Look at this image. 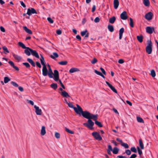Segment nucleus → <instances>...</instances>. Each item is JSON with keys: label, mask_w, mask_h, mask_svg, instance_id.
Masks as SVG:
<instances>
[{"label": "nucleus", "mask_w": 158, "mask_h": 158, "mask_svg": "<svg viewBox=\"0 0 158 158\" xmlns=\"http://www.w3.org/2000/svg\"><path fill=\"white\" fill-rule=\"evenodd\" d=\"M98 116V114L94 115L91 113L86 117V118L88 119L87 123H83V125L89 128L90 130H92L93 129V126L94 125V123L91 120L93 119L95 121V124L99 127H102V125L101 123L97 120Z\"/></svg>", "instance_id": "obj_1"}, {"label": "nucleus", "mask_w": 158, "mask_h": 158, "mask_svg": "<svg viewBox=\"0 0 158 158\" xmlns=\"http://www.w3.org/2000/svg\"><path fill=\"white\" fill-rule=\"evenodd\" d=\"M76 106H77V108L74 107V110L75 112L80 116L82 115L83 117L85 118L90 113L89 112L87 111H83L82 108L78 104H77Z\"/></svg>", "instance_id": "obj_2"}, {"label": "nucleus", "mask_w": 158, "mask_h": 158, "mask_svg": "<svg viewBox=\"0 0 158 158\" xmlns=\"http://www.w3.org/2000/svg\"><path fill=\"white\" fill-rule=\"evenodd\" d=\"M148 45L146 48V52L148 54H151L152 51V43L151 40H148L147 41Z\"/></svg>", "instance_id": "obj_3"}, {"label": "nucleus", "mask_w": 158, "mask_h": 158, "mask_svg": "<svg viewBox=\"0 0 158 158\" xmlns=\"http://www.w3.org/2000/svg\"><path fill=\"white\" fill-rule=\"evenodd\" d=\"M92 134L95 139L99 141L102 140V137L98 132H93Z\"/></svg>", "instance_id": "obj_4"}, {"label": "nucleus", "mask_w": 158, "mask_h": 158, "mask_svg": "<svg viewBox=\"0 0 158 158\" xmlns=\"http://www.w3.org/2000/svg\"><path fill=\"white\" fill-rule=\"evenodd\" d=\"M37 14V12L35 9L32 8H29L27 9V14L30 16L32 14Z\"/></svg>", "instance_id": "obj_5"}, {"label": "nucleus", "mask_w": 158, "mask_h": 158, "mask_svg": "<svg viewBox=\"0 0 158 158\" xmlns=\"http://www.w3.org/2000/svg\"><path fill=\"white\" fill-rule=\"evenodd\" d=\"M54 73L53 75L54 76V79L56 81H57L59 79V73L57 70H55L54 71Z\"/></svg>", "instance_id": "obj_6"}, {"label": "nucleus", "mask_w": 158, "mask_h": 158, "mask_svg": "<svg viewBox=\"0 0 158 158\" xmlns=\"http://www.w3.org/2000/svg\"><path fill=\"white\" fill-rule=\"evenodd\" d=\"M153 14L151 12H149L145 14V18L148 21L150 20L152 18Z\"/></svg>", "instance_id": "obj_7"}, {"label": "nucleus", "mask_w": 158, "mask_h": 158, "mask_svg": "<svg viewBox=\"0 0 158 158\" xmlns=\"http://www.w3.org/2000/svg\"><path fill=\"white\" fill-rule=\"evenodd\" d=\"M116 140L120 142L121 145L122 146L124 147L125 148H129V146L128 144L127 143H124L123 142L122 140L118 138H117L116 139Z\"/></svg>", "instance_id": "obj_8"}, {"label": "nucleus", "mask_w": 158, "mask_h": 158, "mask_svg": "<svg viewBox=\"0 0 158 158\" xmlns=\"http://www.w3.org/2000/svg\"><path fill=\"white\" fill-rule=\"evenodd\" d=\"M155 28L153 27H147L146 28V32L150 34H152L153 31H154Z\"/></svg>", "instance_id": "obj_9"}, {"label": "nucleus", "mask_w": 158, "mask_h": 158, "mask_svg": "<svg viewBox=\"0 0 158 158\" xmlns=\"http://www.w3.org/2000/svg\"><path fill=\"white\" fill-rule=\"evenodd\" d=\"M34 108L35 109V112L36 114L38 115H41L42 114V110L40 109L38 106L36 105L34 106Z\"/></svg>", "instance_id": "obj_10"}, {"label": "nucleus", "mask_w": 158, "mask_h": 158, "mask_svg": "<svg viewBox=\"0 0 158 158\" xmlns=\"http://www.w3.org/2000/svg\"><path fill=\"white\" fill-rule=\"evenodd\" d=\"M106 83L113 92L116 94L117 93V90L113 86L106 81Z\"/></svg>", "instance_id": "obj_11"}, {"label": "nucleus", "mask_w": 158, "mask_h": 158, "mask_svg": "<svg viewBox=\"0 0 158 158\" xmlns=\"http://www.w3.org/2000/svg\"><path fill=\"white\" fill-rule=\"evenodd\" d=\"M120 18L123 20H126L127 19L128 16L126 11H124L121 14Z\"/></svg>", "instance_id": "obj_12"}, {"label": "nucleus", "mask_w": 158, "mask_h": 158, "mask_svg": "<svg viewBox=\"0 0 158 158\" xmlns=\"http://www.w3.org/2000/svg\"><path fill=\"white\" fill-rule=\"evenodd\" d=\"M30 50L31 54L32 56H35L37 58H39L40 57L39 55L37 52L35 50H33L32 49H30Z\"/></svg>", "instance_id": "obj_13"}, {"label": "nucleus", "mask_w": 158, "mask_h": 158, "mask_svg": "<svg viewBox=\"0 0 158 158\" xmlns=\"http://www.w3.org/2000/svg\"><path fill=\"white\" fill-rule=\"evenodd\" d=\"M9 64L13 68L16 70L19 71V69L17 66L15 65L14 62L11 61H9L8 62Z\"/></svg>", "instance_id": "obj_14"}, {"label": "nucleus", "mask_w": 158, "mask_h": 158, "mask_svg": "<svg viewBox=\"0 0 158 158\" xmlns=\"http://www.w3.org/2000/svg\"><path fill=\"white\" fill-rule=\"evenodd\" d=\"M61 95L64 97L66 98L67 97H70V96L69 95L68 93L67 92L64 90L63 91L61 92Z\"/></svg>", "instance_id": "obj_15"}, {"label": "nucleus", "mask_w": 158, "mask_h": 158, "mask_svg": "<svg viewBox=\"0 0 158 158\" xmlns=\"http://www.w3.org/2000/svg\"><path fill=\"white\" fill-rule=\"evenodd\" d=\"M119 2L118 0H114V7L115 9H117L119 6Z\"/></svg>", "instance_id": "obj_16"}, {"label": "nucleus", "mask_w": 158, "mask_h": 158, "mask_svg": "<svg viewBox=\"0 0 158 158\" xmlns=\"http://www.w3.org/2000/svg\"><path fill=\"white\" fill-rule=\"evenodd\" d=\"M24 50V53L27 56H29L31 55V52L30 51V49L31 48H29L28 47H27Z\"/></svg>", "instance_id": "obj_17"}, {"label": "nucleus", "mask_w": 158, "mask_h": 158, "mask_svg": "<svg viewBox=\"0 0 158 158\" xmlns=\"http://www.w3.org/2000/svg\"><path fill=\"white\" fill-rule=\"evenodd\" d=\"M124 29L123 27L121 28L119 31V39H121L122 38L123 33L124 32Z\"/></svg>", "instance_id": "obj_18"}, {"label": "nucleus", "mask_w": 158, "mask_h": 158, "mask_svg": "<svg viewBox=\"0 0 158 158\" xmlns=\"http://www.w3.org/2000/svg\"><path fill=\"white\" fill-rule=\"evenodd\" d=\"M23 29L27 33L30 34H32V31L31 30L27 28V27L26 26H23Z\"/></svg>", "instance_id": "obj_19"}, {"label": "nucleus", "mask_w": 158, "mask_h": 158, "mask_svg": "<svg viewBox=\"0 0 158 158\" xmlns=\"http://www.w3.org/2000/svg\"><path fill=\"white\" fill-rule=\"evenodd\" d=\"M80 71V70L79 69L75 68H73L69 70V73H72L76 72H78Z\"/></svg>", "instance_id": "obj_20"}, {"label": "nucleus", "mask_w": 158, "mask_h": 158, "mask_svg": "<svg viewBox=\"0 0 158 158\" xmlns=\"http://www.w3.org/2000/svg\"><path fill=\"white\" fill-rule=\"evenodd\" d=\"M46 132L45 130V127L44 126L42 127L40 134L41 135H44L46 134Z\"/></svg>", "instance_id": "obj_21"}, {"label": "nucleus", "mask_w": 158, "mask_h": 158, "mask_svg": "<svg viewBox=\"0 0 158 158\" xmlns=\"http://www.w3.org/2000/svg\"><path fill=\"white\" fill-rule=\"evenodd\" d=\"M27 60L28 61L33 67H35V64L33 61V60L29 58H28L27 59Z\"/></svg>", "instance_id": "obj_22"}, {"label": "nucleus", "mask_w": 158, "mask_h": 158, "mask_svg": "<svg viewBox=\"0 0 158 158\" xmlns=\"http://www.w3.org/2000/svg\"><path fill=\"white\" fill-rule=\"evenodd\" d=\"M53 55H51L50 56V57L51 58L55 59L56 58H57L59 56V55L56 52H53Z\"/></svg>", "instance_id": "obj_23"}, {"label": "nucleus", "mask_w": 158, "mask_h": 158, "mask_svg": "<svg viewBox=\"0 0 158 158\" xmlns=\"http://www.w3.org/2000/svg\"><path fill=\"white\" fill-rule=\"evenodd\" d=\"M116 17L115 16H113L110 18L109 19V22L112 24L114 23L116 20Z\"/></svg>", "instance_id": "obj_24"}, {"label": "nucleus", "mask_w": 158, "mask_h": 158, "mask_svg": "<svg viewBox=\"0 0 158 158\" xmlns=\"http://www.w3.org/2000/svg\"><path fill=\"white\" fill-rule=\"evenodd\" d=\"M109 31L113 32L114 31V27L111 25L109 24L107 27Z\"/></svg>", "instance_id": "obj_25"}, {"label": "nucleus", "mask_w": 158, "mask_h": 158, "mask_svg": "<svg viewBox=\"0 0 158 158\" xmlns=\"http://www.w3.org/2000/svg\"><path fill=\"white\" fill-rule=\"evenodd\" d=\"M50 86L51 88L53 89L54 90H56L58 87L57 84L55 83L52 84L50 85Z\"/></svg>", "instance_id": "obj_26"}, {"label": "nucleus", "mask_w": 158, "mask_h": 158, "mask_svg": "<svg viewBox=\"0 0 158 158\" xmlns=\"http://www.w3.org/2000/svg\"><path fill=\"white\" fill-rule=\"evenodd\" d=\"M143 3L146 6H150L149 0H143Z\"/></svg>", "instance_id": "obj_27"}, {"label": "nucleus", "mask_w": 158, "mask_h": 158, "mask_svg": "<svg viewBox=\"0 0 158 158\" xmlns=\"http://www.w3.org/2000/svg\"><path fill=\"white\" fill-rule=\"evenodd\" d=\"M137 39L138 41L140 43H142L143 41V37L142 35L137 36Z\"/></svg>", "instance_id": "obj_28"}, {"label": "nucleus", "mask_w": 158, "mask_h": 158, "mask_svg": "<svg viewBox=\"0 0 158 158\" xmlns=\"http://www.w3.org/2000/svg\"><path fill=\"white\" fill-rule=\"evenodd\" d=\"M2 48L3 50H4L3 53L5 54H6L7 53H9L10 52L8 50L6 46H3L2 47Z\"/></svg>", "instance_id": "obj_29"}, {"label": "nucleus", "mask_w": 158, "mask_h": 158, "mask_svg": "<svg viewBox=\"0 0 158 158\" xmlns=\"http://www.w3.org/2000/svg\"><path fill=\"white\" fill-rule=\"evenodd\" d=\"M119 151V149L117 147H114L113 149H112V152L113 153L116 154L118 153Z\"/></svg>", "instance_id": "obj_30"}, {"label": "nucleus", "mask_w": 158, "mask_h": 158, "mask_svg": "<svg viewBox=\"0 0 158 158\" xmlns=\"http://www.w3.org/2000/svg\"><path fill=\"white\" fill-rule=\"evenodd\" d=\"M13 57H14V58H15V59L16 60H18V61H19L22 59V58L21 57H20V56H19L17 55H15L14 54H13Z\"/></svg>", "instance_id": "obj_31"}, {"label": "nucleus", "mask_w": 158, "mask_h": 158, "mask_svg": "<svg viewBox=\"0 0 158 158\" xmlns=\"http://www.w3.org/2000/svg\"><path fill=\"white\" fill-rule=\"evenodd\" d=\"M139 146L142 149H144V146L143 144V143L142 140L141 139H140L139 140Z\"/></svg>", "instance_id": "obj_32"}, {"label": "nucleus", "mask_w": 158, "mask_h": 158, "mask_svg": "<svg viewBox=\"0 0 158 158\" xmlns=\"http://www.w3.org/2000/svg\"><path fill=\"white\" fill-rule=\"evenodd\" d=\"M137 120L138 122L143 123H144V121L143 119L142 118H141L140 117H137Z\"/></svg>", "instance_id": "obj_33"}, {"label": "nucleus", "mask_w": 158, "mask_h": 158, "mask_svg": "<svg viewBox=\"0 0 158 158\" xmlns=\"http://www.w3.org/2000/svg\"><path fill=\"white\" fill-rule=\"evenodd\" d=\"M18 44L20 47H22L23 49H26L27 47H26L23 43L21 42H19L18 43Z\"/></svg>", "instance_id": "obj_34"}, {"label": "nucleus", "mask_w": 158, "mask_h": 158, "mask_svg": "<svg viewBox=\"0 0 158 158\" xmlns=\"http://www.w3.org/2000/svg\"><path fill=\"white\" fill-rule=\"evenodd\" d=\"M130 23V25L131 27H133L134 25V22L132 19L131 18H129Z\"/></svg>", "instance_id": "obj_35"}, {"label": "nucleus", "mask_w": 158, "mask_h": 158, "mask_svg": "<svg viewBox=\"0 0 158 158\" xmlns=\"http://www.w3.org/2000/svg\"><path fill=\"white\" fill-rule=\"evenodd\" d=\"M10 79L8 77H6L4 78V82L5 83H8L9 81H10Z\"/></svg>", "instance_id": "obj_36"}, {"label": "nucleus", "mask_w": 158, "mask_h": 158, "mask_svg": "<svg viewBox=\"0 0 158 158\" xmlns=\"http://www.w3.org/2000/svg\"><path fill=\"white\" fill-rule=\"evenodd\" d=\"M48 73V69L42 70V74L44 76H47Z\"/></svg>", "instance_id": "obj_37"}, {"label": "nucleus", "mask_w": 158, "mask_h": 158, "mask_svg": "<svg viewBox=\"0 0 158 158\" xmlns=\"http://www.w3.org/2000/svg\"><path fill=\"white\" fill-rule=\"evenodd\" d=\"M68 62L67 61H61L59 62L58 64L61 65H65L67 64Z\"/></svg>", "instance_id": "obj_38"}, {"label": "nucleus", "mask_w": 158, "mask_h": 158, "mask_svg": "<svg viewBox=\"0 0 158 158\" xmlns=\"http://www.w3.org/2000/svg\"><path fill=\"white\" fill-rule=\"evenodd\" d=\"M65 130L67 132L70 134H73L74 133V132L73 131L69 130L68 128H67L66 127H65Z\"/></svg>", "instance_id": "obj_39"}, {"label": "nucleus", "mask_w": 158, "mask_h": 158, "mask_svg": "<svg viewBox=\"0 0 158 158\" xmlns=\"http://www.w3.org/2000/svg\"><path fill=\"white\" fill-rule=\"evenodd\" d=\"M151 75L152 76L154 77L156 76V73L155 70L153 69L151 71Z\"/></svg>", "instance_id": "obj_40"}, {"label": "nucleus", "mask_w": 158, "mask_h": 158, "mask_svg": "<svg viewBox=\"0 0 158 158\" xmlns=\"http://www.w3.org/2000/svg\"><path fill=\"white\" fill-rule=\"evenodd\" d=\"M23 64L27 68H29L30 67V64L27 62H24Z\"/></svg>", "instance_id": "obj_41"}, {"label": "nucleus", "mask_w": 158, "mask_h": 158, "mask_svg": "<svg viewBox=\"0 0 158 158\" xmlns=\"http://www.w3.org/2000/svg\"><path fill=\"white\" fill-rule=\"evenodd\" d=\"M88 32L87 30L86 29L85 31L81 32V34L82 36H84L85 35L86 33Z\"/></svg>", "instance_id": "obj_42"}, {"label": "nucleus", "mask_w": 158, "mask_h": 158, "mask_svg": "<svg viewBox=\"0 0 158 158\" xmlns=\"http://www.w3.org/2000/svg\"><path fill=\"white\" fill-rule=\"evenodd\" d=\"M11 84L15 87H18L19 86L18 85L17 83L13 81H11Z\"/></svg>", "instance_id": "obj_43"}, {"label": "nucleus", "mask_w": 158, "mask_h": 158, "mask_svg": "<svg viewBox=\"0 0 158 158\" xmlns=\"http://www.w3.org/2000/svg\"><path fill=\"white\" fill-rule=\"evenodd\" d=\"M131 151L134 153H136L137 152V150L135 147H131Z\"/></svg>", "instance_id": "obj_44"}, {"label": "nucleus", "mask_w": 158, "mask_h": 158, "mask_svg": "<svg viewBox=\"0 0 158 158\" xmlns=\"http://www.w3.org/2000/svg\"><path fill=\"white\" fill-rule=\"evenodd\" d=\"M137 149L139 154L141 155L142 154V152L139 147H137Z\"/></svg>", "instance_id": "obj_45"}, {"label": "nucleus", "mask_w": 158, "mask_h": 158, "mask_svg": "<svg viewBox=\"0 0 158 158\" xmlns=\"http://www.w3.org/2000/svg\"><path fill=\"white\" fill-rule=\"evenodd\" d=\"M48 75L50 78H53V72H48Z\"/></svg>", "instance_id": "obj_46"}, {"label": "nucleus", "mask_w": 158, "mask_h": 158, "mask_svg": "<svg viewBox=\"0 0 158 158\" xmlns=\"http://www.w3.org/2000/svg\"><path fill=\"white\" fill-rule=\"evenodd\" d=\"M48 21L51 23H53V20L50 17H48L47 18Z\"/></svg>", "instance_id": "obj_47"}, {"label": "nucleus", "mask_w": 158, "mask_h": 158, "mask_svg": "<svg viewBox=\"0 0 158 158\" xmlns=\"http://www.w3.org/2000/svg\"><path fill=\"white\" fill-rule=\"evenodd\" d=\"M58 80H59L60 84L61 86L62 87V88L63 89H65V87L64 86V85H63V83H62L61 80L59 79Z\"/></svg>", "instance_id": "obj_48"}, {"label": "nucleus", "mask_w": 158, "mask_h": 158, "mask_svg": "<svg viewBox=\"0 0 158 158\" xmlns=\"http://www.w3.org/2000/svg\"><path fill=\"white\" fill-rule=\"evenodd\" d=\"M27 103H29L32 106H33L34 104V103L33 101H32L31 100H29L28 99H27Z\"/></svg>", "instance_id": "obj_49"}, {"label": "nucleus", "mask_w": 158, "mask_h": 158, "mask_svg": "<svg viewBox=\"0 0 158 158\" xmlns=\"http://www.w3.org/2000/svg\"><path fill=\"white\" fill-rule=\"evenodd\" d=\"M98 61L95 58H94L93 60L91 61V63L92 64L96 63Z\"/></svg>", "instance_id": "obj_50"}, {"label": "nucleus", "mask_w": 158, "mask_h": 158, "mask_svg": "<svg viewBox=\"0 0 158 158\" xmlns=\"http://www.w3.org/2000/svg\"><path fill=\"white\" fill-rule=\"evenodd\" d=\"M125 153L128 155H130L131 153V151L129 149L126 150L125 151Z\"/></svg>", "instance_id": "obj_51"}, {"label": "nucleus", "mask_w": 158, "mask_h": 158, "mask_svg": "<svg viewBox=\"0 0 158 158\" xmlns=\"http://www.w3.org/2000/svg\"><path fill=\"white\" fill-rule=\"evenodd\" d=\"M55 136L56 138L59 139L60 138V134L59 133L56 132L55 133Z\"/></svg>", "instance_id": "obj_52"}, {"label": "nucleus", "mask_w": 158, "mask_h": 158, "mask_svg": "<svg viewBox=\"0 0 158 158\" xmlns=\"http://www.w3.org/2000/svg\"><path fill=\"white\" fill-rule=\"evenodd\" d=\"M67 104L69 107L73 108L74 109V106L73 105L72 103L69 102Z\"/></svg>", "instance_id": "obj_53"}, {"label": "nucleus", "mask_w": 158, "mask_h": 158, "mask_svg": "<svg viewBox=\"0 0 158 158\" xmlns=\"http://www.w3.org/2000/svg\"><path fill=\"white\" fill-rule=\"evenodd\" d=\"M100 21V19L99 17H96L94 20V22L95 23H98Z\"/></svg>", "instance_id": "obj_54"}, {"label": "nucleus", "mask_w": 158, "mask_h": 158, "mask_svg": "<svg viewBox=\"0 0 158 158\" xmlns=\"http://www.w3.org/2000/svg\"><path fill=\"white\" fill-rule=\"evenodd\" d=\"M36 64L37 67H38L39 68H41V66L40 63L38 61H36Z\"/></svg>", "instance_id": "obj_55"}, {"label": "nucleus", "mask_w": 158, "mask_h": 158, "mask_svg": "<svg viewBox=\"0 0 158 158\" xmlns=\"http://www.w3.org/2000/svg\"><path fill=\"white\" fill-rule=\"evenodd\" d=\"M20 2L21 4V6L23 7L24 8H25L26 7V6L24 4V3L22 1H20Z\"/></svg>", "instance_id": "obj_56"}, {"label": "nucleus", "mask_w": 158, "mask_h": 158, "mask_svg": "<svg viewBox=\"0 0 158 158\" xmlns=\"http://www.w3.org/2000/svg\"><path fill=\"white\" fill-rule=\"evenodd\" d=\"M0 29L1 31L2 32H4L6 31L4 28L2 26H1L0 27Z\"/></svg>", "instance_id": "obj_57"}, {"label": "nucleus", "mask_w": 158, "mask_h": 158, "mask_svg": "<svg viewBox=\"0 0 158 158\" xmlns=\"http://www.w3.org/2000/svg\"><path fill=\"white\" fill-rule=\"evenodd\" d=\"M94 72L96 73L97 74L99 75H100L101 74H102V73L101 72H100L99 71H98V70H94Z\"/></svg>", "instance_id": "obj_58"}, {"label": "nucleus", "mask_w": 158, "mask_h": 158, "mask_svg": "<svg viewBox=\"0 0 158 158\" xmlns=\"http://www.w3.org/2000/svg\"><path fill=\"white\" fill-rule=\"evenodd\" d=\"M100 69L101 70V71L102 72V73L104 74V75L106 74V72L105 70H104V69L103 68H102V67H101L100 68Z\"/></svg>", "instance_id": "obj_59"}, {"label": "nucleus", "mask_w": 158, "mask_h": 158, "mask_svg": "<svg viewBox=\"0 0 158 158\" xmlns=\"http://www.w3.org/2000/svg\"><path fill=\"white\" fill-rule=\"evenodd\" d=\"M56 33L57 34L60 35L62 33V31L60 30H56Z\"/></svg>", "instance_id": "obj_60"}, {"label": "nucleus", "mask_w": 158, "mask_h": 158, "mask_svg": "<svg viewBox=\"0 0 158 158\" xmlns=\"http://www.w3.org/2000/svg\"><path fill=\"white\" fill-rule=\"evenodd\" d=\"M118 62L119 64H122L124 62V61L122 59H120L118 60Z\"/></svg>", "instance_id": "obj_61"}, {"label": "nucleus", "mask_w": 158, "mask_h": 158, "mask_svg": "<svg viewBox=\"0 0 158 158\" xmlns=\"http://www.w3.org/2000/svg\"><path fill=\"white\" fill-rule=\"evenodd\" d=\"M137 157V155L135 154H132L129 158H135Z\"/></svg>", "instance_id": "obj_62"}, {"label": "nucleus", "mask_w": 158, "mask_h": 158, "mask_svg": "<svg viewBox=\"0 0 158 158\" xmlns=\"http://www.w3.org/2000/svg\"><path fill=\"white\" fill-rule=\"evenodd\" d=\"M76 38L78 40L81 41V36L79 35H77L76 36Z\"/></svg>", "instance_id": "obj_63"}, {"label": "nucleus", "mask_w": 158, "mask_h": 158, "mask_svg": "<svg viewBox=\"0 0 158 158\" xmlns=\"http://www.w3.org/2000/svg\"><path fill=\"white\" fill-rule=\"evenodd\" d=\"M107 150H110V151H112V148L111 146L110 145H108V149Z\"/></svg>", "instance_id": "obj_64"}]
</instances>
